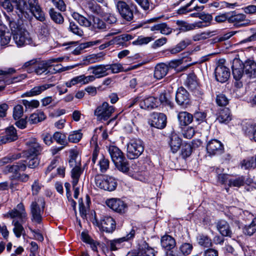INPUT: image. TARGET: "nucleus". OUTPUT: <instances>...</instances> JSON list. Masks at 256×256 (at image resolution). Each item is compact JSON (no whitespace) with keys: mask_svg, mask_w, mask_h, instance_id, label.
Returning <instances> with one entry per match:
<instances>
[{"mask_svg":"<svg viewBox=\"0 0 256 256\" xmlns=\"http://www.w3.org/2000/svg\"><path fill=\"white\" fill-rule=\"evenodd\" d=\"M242 130L246 134L252 136V138L256 142V124L251 122H246L243 125Z\"/></svg>","mask_w":256,"mask_h":256,"instance_id":"nucleus-31","label":"nucleus"},{"mask_svg":"<svg viewBox=\"0 0 256 256\" xmlns=\"http://www.w3.org/2000/svg\"><path fill=\"white\" fill-rule=\"evenodd\" d=\"M152 126L157 128H164L166 124V116L162 113H154L150 121Z\"/></svg>","mask_w":256,"mask_h":256,"instance_id":"nucleus-18","label":"nucleus"},{"mask_svg":"<svg viewBox=\"0 0 256 256\" xmlns=\"http://www.w3.org/2000/svg\"><path fill=\"white\" fill-rule=\"evenodd\" d=\"M254 162V158L252 157L249 159L244 160L242 162V168L246 170L249 169L250 168H255L256 166H255Z\"/></svg>","mask_w":256,"mask_h":256,"instance_id":"nucleus-60","label":"nucleus"},{"mask_svg":"<svg viewBox=\"0 0 256 256\" xmlns=\"http://www.w3.org/2000/svg\"><path fill=\"white\" fill-rule=\"evenodd\" d=\"M216 228L220 234L224 236L232 237V232L228 224L224 220H220L216 223Z\"/></svg>","mask_w":256,"mask_h":256,"instance_id":"nucleus-25","label":"nucleus"},{"mask_svg":"<svg viewBox=\"0 0 256 256\" xmlns=\"http://www.w3.org/2000/svg\"><path fill=\"white\" fill-rule=\"evenodd\" d=\"M82 134L80 130L74 131L68 136V140L70 142L76 143L78 142L82 138Z\"/></svg>","mask_w":256,"mask_h":256,"instance_id":"nucleus-56","label":"nucleus"},{"mask_svg":"<svg viewBox=\"0 0 256 256\" xmlns=\"http://www.w3.org/2000/svg\"><path fill=\"white\" fill-rule=\"evenodd\" d=\"M144 150L143 142L140 138L130 139L126 144V155L130 159L138 158Z\"/></svg>","mask_w":256,"mask_h":256,"instance_id":"nucleus-5","label":"nucleus"},{"mask_svg":"<svg viewBox=\"0 0 256 256\" xmlns=\"http://www.w3.org/2000/svg\"><path fill=\"white\" fill-rule=\"evenodd\" d=\"M26 160H24V164L30 168H34L36 167L40 163V160L38 156H26Z\"/></svg>","mask_w":256,"mask_h":256,"instance_id":"nucleus-49","label":"nucleus"},{"mask_svg":"<svg viewBox=\"0 0 256 256\" xmlns=\"http://www.w3.org/2000/svg\"><path fill=\"white\" fill-rule=\"evenodd\" d=\"M88 70H92L90 72L94 75L96 78H100L108 74L106 72L108 71L106 65L100 64L91 66L88 68Z\"/></svg>","mask_w":256,"mask_h":256,"instance_id":"nucleus-23","label":"nucleus"},{"mask_svg":"<svg viewBox=\"0 0 256 256\" xmlns=\"http://www.w3.org/2000/svg\"><path fill=\"white\" fill-rule=\"evenodd\" d=\"M44 204L45 202L42 198H38L37 201H34L32 202L30 204V213L32 222L38 224L41 223Z\"/></svg>","mask_w":256,"mask_h":256,"instance_id":"nucleus-7","label":"nucleus"},{"mask_svg":"<svg viewBox=\"0 0 256 256\" xmlns=\"http://www.w3.org/2000/svg\"><path fill=\"white\" fill-rule=\"evenodd\" d=\"M28 10L38 20L44 22L45 20L44 12L38 4V0H28Z\"/></svg>","mask_w":256,"mask_h":256,"instance_id":"nucleus-15","label":"nucleus"},{"mask_svg":"<svg viewBox=\"0 0 256 256\" xmlns=\"http://www.w3.org/2000/svg\"><path fill=\"white\" fill-rule=\"evenodd\" d=\"M15 72L13 68H9L8 70H0V76H2V80L6 84H10L13 82V80L10 78V74Z\"/></svg>","mask_w":256,"mask_h":256,"instance_id":"nucleus-41","label":"nucleus"},{"mask_svg":"<svg viewBox=\"0 0 256 256\" xmlns=\"http://www.w3.org/2000/svg\"><path fill=\"white\" fill-rule=\"evenodd\" d=\"M62 60V58H50L47 60H37L34 72L38 75L46 72L48 67L52 65V63L60 62Z\"/></svg>","mask_w":256,"mask_h":256,"instance_id":"nucleus-13","label":"nucleus"},{"mask_svg":"<svg viewBox=\"0 0 256 256\" xmlns=\"http://www.w3.org/2000/svg\"><path fill=\"white\" fill-rule=\"evenodd\" d=\"M192 248V244L188 242H183L180 246L179 250L184 256H186L191 253Z\"/></svg>","mask_w":256,"mask_h":256,"instance_id":"nucleus-46","label":"nucleus"},{"mask_svg":"<svg viewBox=\"0 0 256 256\" xmlns=\"http://www.w3.org/2000/svg\"><path fill=\"white\" fill-rule=\"evenodd\" d=\"M178 118L181 126H187L192 122L194 116L186 112H181L178 114Z\"/></svg>","mask_w":256,"mask_h":256,"instance_id":"nucleus-32","label":"nucleus"},{"mask_svg":"<svg viewBox=\"0 0 256 256\" xmlns=\"http://www.w3.org/2000/svg\"><path fill=\"white\" fill-rule=\"evenodd\" d=\"M232 74L236 80L246 76L250 78H256V62L248 59L243 63L239 58H234L232 64Z\"/></svg>","mask_w":256,"mask_h":256,"instance_id":"nucleus-1","label":"nucleus"},{"mask_svg":"<svg viewBox=\"0 0 256 256\" xmlns=\"http://www.w3.org/2000/svg\"><path fill=\"white\" fill-rule=\"evenodd\" d=\"M84 170L81 168V166L72 168V170H71V177L72 179V182L73 187L77 186L80 178Z\"/></svg>","mask_w":256,"mask_h":256,"instance_id":"nucleus-35","label":"nucleus"},{"mask_svg":"<svg viewBox=\"0 0 256 256\" xmlns=\"http://www.w3.org/2000/svg\"><path fill=\"white\" fill-rule=\"evenodd\" d=\"M256 232V218H253L250 224L246 226L243 229L244 233L248 236H252Z\"/></svg>","mask_w":256,"mask_h":256,"instance_id":"nucleus-43","label":"nucleus"},{"mask_svg":"<svg viewBox=\"0 0 256 256\" xmlns=\"http://www.w3.org/2000/svg\"><path fill=\"white\" fill-rule=\"evenodd\" d=\"M106 205L113 210L118 213H124L127 205L120 199L112 198L106 201Z\"/></svg>","mask_w":256,"mask_h":256,"instance_id":"nucleus-17","label":"nucleus"},{"mask_svg":"<svg viewBox=\"0 0 256 256\" xmlns=\"http://www.w3.org/2000/svg\"><path fill=\"white\" fill-rule=\"evenodd\" d=\"M14 7L16 10V12L20 18H29L28 6L25 0H12Z\"/></svg>","mask_w":256,"mask_h":256,"instance_id":"nucleus-19","label":"nucleus"},{"mask_svg":"<svg viewBox=\"0 0 256 256\" xmlns=\"http://www.w3.org/2000/svg\"><path fill=\"white\" fill-rule=\"evenodd\" d=\"M37 60L34 59L26 62L22 68H24L28 73L34 72Z\"/></svg>","mask_w":256,"mask_h":256,"instance_id":"nucleus-57","label":"nucleus"},{"mask_svg":"<svg viewBox=\"0 0 256 256\" xmlns=\"http://www.w3.org/2000/svg\"><path fill=\"white\" fill-rule=\"evenodd\" d=\"M115 4L119 14L124 20L130 22L134 19V12L136 8V5L123 0H115Z\"/></svg>","mask_w":256,"mask_h":256,"instance_id":"nucleus-3","label":"nucleus"},{"mask_svg":"<svg viewBox=\"0 0 256 256\" xmlns=\"http://www.w3.org/2000/svg\"><path fill=\"white\" fill-rule=\"evenodd\" d=\"M215 78L217 81L224 83L226 82L230 76L229 69L222 64H219L215 68Z\"/></svg>","mask_w":256,"mask_h":256,"instance_id":"nucleus-16","label":"nucleus"},{"mask_svg":"<svg viewBox=\"0 0 256 256\" xmlns=\"http://www.w3.org/2000/svg\"><path fill=\"white\" fill-rule=\"evenodd\" d=\"M68 30L74 34L80 36H82L84 34L82 29L80 28L78 25L74 22H70Z\"/></svg>","mask_w":256,"mask_h":256,"instance_id":"nucleus-50","label":"nucleus"},{"mask_svg":"<svg viewBox=\"0 0 256 256\" xmlns=\"http://www.w3.org/2000/svg\"><path fill=\"white\" fill-rule=\"evenodd\" d=\"M46 116L43 112H38L37 113L32 114L30 117L29 120L32 124H36L42 122L46 118Z\"/></svg>","mask_w":256,"mask_h":256,"instance_id":"nucleus-45","label":"nucleus"},{"mask_svg":"<svg viewBox=\"0 0 256 256\" xmlns=\"http://www.w3.org/2000/svg\"><path fill=\"white\" fill-rule=\"evenodd\" d=\"M192 152V148L190 144H186L182 146V154L184 158L190 156Z\"/></svg>","mask_w":256,"mask_h":256,"instance_id":"nucleus-63","label":"nucleus"},{"mask_svg":"<svg viewBox=\"0 0 256 256\" xmlns=\"http://www.w3.org/2000/svg\"><path fill=\"white\" fill-rule=\"evenodd\" d=\"M6 18L8 22V24L10 28L12 34H14L15 32H18L20 31V30L24 29L22 28L19 22H16L14 18H11L8 16H6Z\"/></svg>","mask_w":256,"mask_h":256,"instance_id":"nucleus-40","label":"nucleus"},{"mask_svg":"<svg viewBox=\"0 0 256 256\" xmlns=\"http://www.w3.org/2000/svg\"><path fill=\"white\" fill-rule=\"evenodd\" d=\"M140 106L142 109H152L157 106V100L153 96H148L141 100Z\"/></svg>","mask_w":256,"mask_h":256,"instance_id":"nucleus-29","label":"nucleus"},{"mask_svg":"<svg viewBox=\"0 0 256 256\" xmlns=\"http://www.w3.org/2000/svg\"><path fill=\"white\" fill-rule=\"evenodd\" d=\"M159 100L160 102L165 106H168L170 108H173V103L172 102V98L168 92L164 91L161 93L159 96Z\"/></svg>","mask_w":256,"mask_h":256,"instance_id":"nucleus-39","label":"nucleus"},{"mask_svg":"<svg viewBox=\"0 0 256 256\" xmlns=\"http://www.w3.org/2000/svg\"><path fill=\"white\" fill-rule=\"evenodd\" d=\"M24 114L23 107L20 104H18L14 108L13 118L14 120L20 119Z\"/></svg>","mask_w":256,"mask_h":256,"instance_id":"nucleus-58","label":"nucleus"},{"mask_svg":"<svg viewBox=\"0 0 256 256\" xmlns=\"http://www.w3.org/2000/svg\"><path fill=\"white\" fill-rule=\"evenodd\" d=\"M42 148L35 140L29 142V148L24 152L25 156H38L40 154Z\"/></svg>","mask_w":256,"mask_h":256,"instance_id":"nucleus-21","label":"nucleus"},{"mask_svg":"<svg viewBox=\"0 0 256 256\" xmlns=\"http://www.w3.org/2000/svg\"><path fill=\"white\" fill-rule=\"evenodd\" d=\"M104 56L103 52L92 54L87 57V60L91 64L100 62L104 60Z\"/></svg>","mask_w":256,"mask_h":256,"instance_id":"nucleus-51","label":"nucleus"},{"mask_svg":"<svg viewBox=\"0 0 256 256\" xmlns=\"http://www.w3.org/2000/svg\"><path fill=\"white\" fill-rule=\"evenodd\" d=\"M245 178L243 176H238L236 178H230L228 186H229L240 187L244 184Z\"/></svg>","mask_w":256,"mask_h":256,"instance_id":"nucleus-47","label":"nucleus"},{"mask_svg":"<svg viewBox=\"0 0 256 256\" xmlns=\"http://www.w3.org/2000/svg\"><path fill=\"white\" fill-rule=\"evenodd\" d=\"M22 104L26 108H38L40 105V102L38 100H32L28 101L26 100H22Z\"/></svg>","mask_w":256,"mask_h":256,"instance_id":"nucleus-61","label":"nucleus"},{"mask_svg":"<svg viewBox=\"0 0 256 256\" xmlns=\"http://www.w3.org/2000/svg\"><path fill=\"white\" fill-rule=\"evenodd\" d=\"M250 22V20L247 19L246 16L243 14L236 13V12L230 13L228 22L232 24L236 28L248 26Z\"/></svg>","mask_w":256,"mask_h":256,"instance_id":"nucleus-12","label":"nucleus"},{"mask_svg":"<svg viewBox=\"0 0 256 256\" xmlns=\"http://www.w3.org/2000/svg\"><path fill=\"white\" fill-rule=\"evenodd\" d=\"M212 33L210 32H204L197 34L192 36V40L194 42L204 40L212 36L213 35Z\"/></svg>","mask_w":256,"mask_h":256,"instance_id":"nucleus-54","label":"nucleus"},{"mask_svg":"<svg viewBox=\"0 0 256 256\" xmlns=\"http://www.w3.org/2000/svg\"><path fill=\"white\" fill-rule=\"evenodd\" d=\"M18 138L16 129L13 126H11L6 129V135L2 140L4 143L11 142L16 140Z\"/></svg>","mask_w":256,"mask_h":256,"instance_id":"nucleus-33","label":"nucleus"},{"mask_svg":"<svg viewBox=\"0 0 256 256\" xmlns=\"http://www.w3.org/2000/svg\"><path fill=\"white\" fill-rule=\"evenodd\" d=\"M84 76L83 74L80 75L78 76H76V77H74L70 80L67 82L66 83V85L68 88H70L72 86H74L76 84H84Z\"/></svg>","mask_w":256,"mask_h":256,"instance_id":"nucleus-53","label":"nucleus"},{"mask_svg":"<svg viewBox=\"0 0 256 256\" xmlns=\"http://www.w3.org/2000/svg\"><path fill=\"white\" fill-rule=\"evenodd\" d=\"M232 120L230 110L228 108H223L218 114L216 120L220 123L228 124Z\"/></svg>","mask_w":256,"mask_h":256,"instance_id":"nucleus-26","label":"nucleus"},{"mask_svg":"<svg viewBox=\"0 0 256 256\" xmlns=\"http://www.w3.org/2000/svg\"><path fill=\"white\" fill-rule=\"evenodd\" d=\"M176 101L180 106H186L189 104V94L182 87L178 88L176 94Z\"/></svg>","mask_w":256,"mask_h":256,"instance_id":"nucleus-20","label":"nucleus"},{"mask_svg":"<svg viewBox=\"0 0 256 256\" xmlns=\"http://www.w3.org/2000/svg\"><path fill=\"white\" fill-rule=\"evenodd\" d=\"M108 152L116 168L123 173H128L129 164L122 152L118 147L111 146L108 148Z\"/></svg>","mask_w":256,"mask_h":256,"instance_id":"nucleus-2","label":"nucleus"},{"mask_svg":"<svg viewBox=\"0 0 256 256\" xmlns=\"http://www.w3.org/2000/svg\"><path fill=\"white\" fill-rule=\"evenodd\" d=\"M13 40L18 47L23 46L26 44H32V40L29 33L25 29L20 30L18 32L12 34Z\"/></svg>","mask_w":256,"mask_h":256,"instance_id":"nucleus-11","label":"nucleus"},{"mask_svg":"<svg viewBox=\"0 0 256 256\" xmlns=\"http://www.w3.org/2000/svg\"><path fill=\"white\" fill-rule=\"evenodd\" d=\"M6 216L13 219L12 224L14 226V232L17 238H20L24 232L22 224L25 222L26 218L23 216V215L20 214V212L16 208L10 210Z\"/></svg>","mask_w":256,"mask_h":256,"instance_id":"nucleus-4","label":"nucleus"},{"mask_svg":"<svg viewBox=\"0 0 256 256\" xmlns=\"http://www.w3.org/2000/svg\"><path fill=\"white\" fill-rule=\"evenodd\" d=\"M54 86L52 84H44L34 86L30 91L26 92L24 95L27 96H34L40 94L42 92Z\"/></svg>","mask_w":256,"mask_h":256,"instance_id":"nucleus-30","label":"nucleus"},{"mask_svg":"<svg viewBox=\"0 0 256 256\" xmlns=\"http://www.w3.org/2000/svg\"><path fill=\"white\" fill-rule=\"evenodd\" d=\"M95 183L97 187L109 192L114 190L117 186L116 180L108 176H96Z\"/></svg>","mask_w":256,"mask_h":256,"instance_id":"nucleus-6","label":"nucleus"},{"mask_svg":"<svg viewBox=\"0 0 256 256\" xmlns=\"http://www.w3.org/2000/svg\"><path fill=\"white\" fill-rule=\"evenodd\" d=\"M92 20L90 27L92 30L97 31L98 30H104L106 28L105 22L98 18L92 16Z\"/></svg>","mask_w":256,"mask_h":256,"instance_id":"nucleus-37","label":"nucleus"},{"mask_svg":"<svg viewBox=\"0 0 256 256\" xmlns=\"http://www.w3.org/2000/svg\"><path fill=\"white\" fill-rule=\"evenodd\" d=\"M98 165L102 172H105L109 168L110 161L108 158L102 156L99 160Z\"/></svg>","mask_w":256,"mask_h":256,"instance_id":"nucleus-55","label":"nucleus"},{"mask_svg":"<svg viewBox=\"0 0 256 256\" xmlns=\"http://www.w3.org/2000/svg\"><path fill=\"white\" fill-rule=\"evenodd\" d=\"M169 139L168 144L171 150L173 153H176L182 146V140L175 133H172L169 137Z\"/></svg>","mask_w":256,"mask_h":256,"instance_id":"nucleus-24","label":"nucleus"},{"mask_svg":"<svg viewBox=\"0 0 256 256\" xmlns=\"http://www.w3.org/2000/svg\"><path fill=\"white\" fill-rule=\"evenodd\" d=\"M138 249L129 252L126 256H155L157 252L150 247L146 241H140Z\"/></svg>","mask_w":256,"mask_h":256,"instance_id":"nucleus-8","label":"nucleus"},{"mask_svg":"<svg viewBox=\"0 0 256 256\" xmlns=\"http://www.w3.org/2000/svg\"><path fill=\"white\" fill-rule=\"evenodd\" d=\"M154 37L153 36H139L136 40L133 42V44L137 45H142L146 44L150 42L153 40L154 39Z\"/></svg>","mask_w":256,"mask_h":256,"instance_id":"nucleus-52","label":"nucleus"},{"mask_svg":"<svg viewBox=\"0 0 256 256\" xmlns=\"http://www.w3.org/2000/svg\"><path fill=\"white\" fill-rule=\"evenodd\" d=\"M176 24L178 26V30L182 32L193 30L196 26H198L196 24H189L181 20H176Z\"/></svg>","mask_w":256,"mask_h":256,"instance_id":"nucleus-36","label":"nucleus"},{"mask_svg":"<svg viewBox=\"0 0 256 256\" xmlns=\"http://www.w3.org/2000/svg\"><path fill=\"white\" fill-rule=\"evenodd\" d=\"M49 14L52 20L56 23L61 24L64 22V18L62 14L56 12L54 8H51L49 10Z\"/></svg>","mask_w":256,"mask_h":256,"instance_id":"nucleus-42","label":"nucleus"},{"mask_svg":"<svg viewBox=\"0 0 256 256\" xmlns=\"http://www.w3.org/2000/svg\"><path fill=\"white\" fill-rule=\"evenodd\" d=\"M114 111V106H110L107 102H104L95 110L94 114L99 120H107Z\"/></svg>","mask_w":256,"mask_h":256,"instance_id":"nucleus-9","label":"nucleus"},{"mask_svg":"<svg viewBox=\"0 0 256 256\" xmlns=\"http://www.w3.org/2000/svg\"><path fill=\"white\" fill-rule=\"evenodd\" d=\"M53 138L56 142L63 146L68 144L66 135L58 132H55L53 134Z\"/></svg>","mask_w":256,"mask_h":256,"instance_id":"nucleus-44","label":"nucleus"},{"mask_svg":"<svg viewBox=\"0 0 256 256\" xmlns=\"http://www.w3.org/2000/svg\"><path fill=\"white\" fill-rule=\"evenodd\" d=\"M69 158L68 164L70 168L81 166L80 158H78V153L76 150H70Z\"/></svg>","mask_w":256,"mask_h":256,"instance_id":"nucleus-34","label":"nucleus"},{"mask_svg":"<svg viewBox=\"0 0 256 256\" xmlns=\"http://www.w3.org/2000/svg\"><path fill=\"white\" fill-rule=\"evenodd\" d=\"M92 222L98 226L102 230L108 233L112 232L116 228V222L111 216H104L100 222L95 218Z\"/></svg>","mask_w":256,"mask_h":256,"instance_id":"nucleus-10","label":"nucleus"},{"mask_svg":"<svg viewBox=\"0 0 256 256\" xmlns=\"http://www.w3.org/2000/svg\"><path fill=\"white\" fill-rule=\"evenodd\" d=\"M86 8L89 12L92 14H98L100 12V7L97 4L88 2L86 6Z\"/></svg>","mask_w":256,"mask_h":256,"instance_id":"nucleus-48","label":"nucleus"},{"mask_svg":"<svg viewBox=\"0 0 256 256\" xmlns=\"http://www.w3.org/2000/svg\"><path fill=\"white\" fill-rule=\"evenodd\" d=\"M168 70V66L164 63L157 64L154 71V77L160 80L165 76Z\"/></svg>","mask_w":256,"mask_h":256,"instance_id":"nucleus-28","label":"nucleus"},{"mask_svg":"<svg viewBox=\"0 0 256 256\" xmlns=\"http://www.w3.org/2000/svg\"><path fill=\"white\" fill-rule=\"evenodd\" d=\"M0 4L8 12H12L14 8L10 0H0Z\"/></svg>","mask_w":256,"mask_h":256,"instance_id":"nucleus-64","label":"nucleus"},{"mask_svg":"<svg viewBox=\"0 0 256 256\" xmlns=\"http://www.w3.org/2000/svg\"><path fill=\"white\" fill-rule=\"evenodd\" d=\"M206 149L208 156H213L222 154L224 147L220 140L212 139L208 142Z\"/></svg>","mask_w":256,"mask_h":256,"instance_id":"nucleus-14","label":"nucleus"},{"mask_svg":"<svg viewBox=\"0 0 256 256\" xmlns=\"http://www.w3.org/2000/svg\"><path fill=\"white\" fill-rule=\"evenodd\" d=\"M22 160L14 163L12 165H8L6 167V170L9 172L17 174L20 171H24L26 168V165Z\"/></svg>","mask_w":256,"mask_h":256,"instance_id":"nucleus-27","label":"nucleus"},{"mask_svg":"<svg viewBox=\"0 0 256 256\" xmlns=\"http://www.w3.org/2000/svg\"><path fill=\"white\" fill-rule=\"evenodd\" d=\"M185 85L190 90H194L198 86V83L196 80V76L193 73H190L188 74L185 82Z\"/></svg>","mask_w":256,"mask_h":256,"instance_id":"nucleus-38","label":"nucleus"},{"mask_svg":"<svg viewBox=\"0 0 256 256\" xmlns=\"http://www.w3.org/2000/svg\"><path fill=\"white\" fill-rule=\"evenodd\" d=\"M107 70H110L113 74H116L124 71V68L120 64H114L106 65Z\"/></svg>","mask_w":256,"mask_h":256,"instance_id":"nucleus-59","label":"nucleus"},{"mask_svg":"<svg viewBox=\"0 0 256 256\" xmlns=\"http://www.w3.org/2000/svg\"><path fill=\"white\" fill-rule=\"evenodd\" d=\"M12 35V33L10 32L7 27L4 24L0 23V44L1 46H6L9 44Z\"/></svg>","mask_w":256,"mask_h":256,"instance_id":"nucleus-22","label":"nucleus"},{"mask_svg":"<svg viewBox=\"0 0 256 256\" xmlns=\"http://www.w3.org/2000/svg\"><path fill=\"white\" fill-rule=\"evenodd\" d=\"M216 102L220 106H224L228 104V100L224 94H220L216 96Z\"/></svg>","mask_w":256,"mask_h":256,"instance_id":"nucleus-62","label":"nucleus"}]
</instances>
